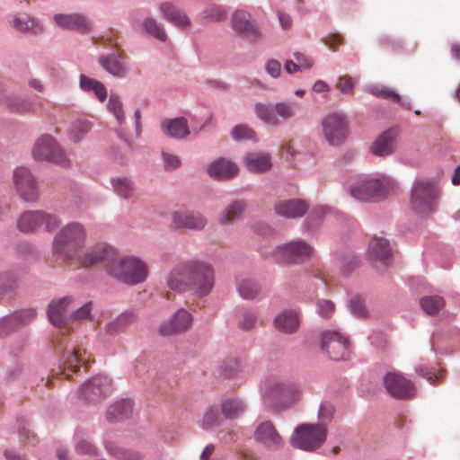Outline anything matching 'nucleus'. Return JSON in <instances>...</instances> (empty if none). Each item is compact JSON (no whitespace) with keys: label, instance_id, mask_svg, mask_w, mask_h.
I'll use <instances>...</instances> for the list:
<instances>
[{"label":"nucleus","instance_id":"1","mask_svg":"<svg viewBox=\"0 0 460 460\" xmlns=\"http://www.w3.org/2000/svg\"><path fill=\"white\" fill-rule=\"evenodd\" d=\"M76 299L73 296H65L58 299H53L49 302L47 308V316L49 321L55 327L59 328L54 334L52 345L55 349L62 351V360L64 365L63 374L66 378L75 373L81 364L86 362V351L79 347H65L67 341L66 323L70 318L67 315L68 309L75 305Z\"/></svg>","mask_w":460,"mask_h":460},{"label":"nucleus","instance_id":"2","mask_svg":"<svg viewBox=\"0 0 460 460\" xmlns=\"http://www.w3.org/2000/svg\"><path fill=\"white\" fill-rule=\"evenodd\" d=\"M86 240L85 227L78 222H71L60 228L52 242L53 253L64 261L75 258Z\"/></svg>","mask_w":460,"mask_h":460},{"label":"nucleus","instance_id":"3","mask_svg":"<svg viewBox=\"0 0 460 460\" xmlns=\"http://www.w3.org/2000/svg\"><path fill=\"white\" fill-rule=\"evenodd\" d=\"M394 182L386 177L361 176L349 186L354 199L367 202H379L386 199Z\"/></svg>","mask_w":460,"mask_h":460},{"label":"nucleus","instance_id":"4","mask_svg":"<svg viewBox=\"0 0 460 460\" xmlns=\"http://www.w3.org/2000/svg\"><path fill=\"white\" fill-rule=\"evenodd\" d=\"M107 274L122 283L136 285L146 279L147 267L143 261L134 256L123 259L116 257L115 262L109 266Z\"/></svg>","mask_w":460,"mask_h":460},{"label":"nucleus","instance_id":"5","mask_svg":"<svg viewBox=\"0 0 460 460\" xmlns=\"http://www.w3.org/2000/svg\"><path fill=\"white\" fill-rule=\"evenodd\" d=\"M301 394L297 383L288 379H274L268 386L266 396L274 409H286L292 405Z\"/></svg>","mask_w":460,"mask_h":460},{"label":"nucleus","instance_id":"6","mask_svg":"<svg viewBox=\"0 0 460 460\" xmlns=\"http://www.w3.org/2000/svg\"><path fill=\"white\" fill-rule=\"evenodd\" d=\"M438 197V189L435 181L417 180L411 189V204L417 213H429L435 209Z\"/></svg>","mask_w":460,"mask_h":460},{"label":"nucleus","instance_id":"7","mask_svg":"<svg viewBox=\"0 0 460 460\" xmlns=\"http://www.w3.org/2000/svg\"><path fill=\"white\" fill-rule=\"evenodd\" d=\"M327 429L323 425L302 424L296 427L290 438L293 447L312 452L325 442Z\"/></svg>","mask_w":460,"mask_h":460},{"label":"nucleus","instance_id":"8","mask_svg":"<svg viewBox=\"0 0 460 460\" xmlns=\"http://www.w3.org/2000/svg\"><path fill=\"white\" fill-rule=\"evenodd\" d=\"M296 103L278 102L276 103L257 102L254 112L259 119L270 127H279L295 115Z\"/></svg>","mask_w":460,"mask_h":460},{"label":"nucleus","instance_id":"9","mask_svg":"<svg viewBox=\"0 0 460 460\" xmlns=\"http://www.w3.org/2000/svg\"><path fill=\"white\" fill-rule=\"evenodd\" d=\"M60 224L54 214L43 210L25 211L18 218L17 226L21 232L32 233L39 230L52 232Z\"/></svg>","mask_w":460,"mask_h":460},{"label":"nucleus","instance_id":"10","mask_svg":"<svg viewBox=\"0 0 460 460\" xmlns=\"http://www.w3.org/2000/svg\"><path fill=\"white\" fill-rule=\"evenodd\" d=\"M32 155L35 160L48 161L63 167H66L70 164L61 146L50 135H43L37 139L32 149Z\"/></svg>","mask_w":460,"mask_h":460},{"label":"nucleus","instance_id":"11","mask_svg":"<svg viewBox=\"0 0 460 460\" xmlns=\"http://www.w3.org/2000/svg\"><path fill=\"white\" fill-rule=\"evenodd\" d=\"M322 128L323 136L329 145L338 146L348 137L349 120L343 112H332L323 119Z\"/></svg>","mask_w":460,"mask_h":460},{"label":"nucleus","instance_id":"12","mask_svg":"<svg viewBox=\"0 0 460 460\" xmlns=\"http://www.w3.org/2000/svg\"><path fill=\"white\" fill-rule=\"evenodd\" d=\"M313 252L314 248L309 243L296 240L276 247L273 255L279 262L302 263L309 260Z\"/></svg>","mask_w":460,"mask_h":460},{"label":"nucleus","instance_id":"13","mask_svg":"<svg viewBox=\"0 0 460 460\" xmlns=\"http://www.w3.org/2000/svg\"><path fill=\"white\" fill-rule=\"evenodd\" d=\"M215 284L213 268L207 262L195 261L190 289L193 295L203 297L208 296Z\"/></svg>","mask_w":460,"mask_h":460},{"label":"nucleus","instance_id":"14","mask_svg":"<svg viewBox=\"0 0 460 460\" xmlns=\"http://www.w3.org/2000/svg\"><path fill=\"white\" fill-rule=\"evenodd\" d=\"M321 348L332 360H346L349 356V343L346 336L337 331H324L321 335Z\"/></svg>","mask_w":460,"mask_h":460},{"label":"nucleus","instance_id":"15","mask_svg":"<svg viewBox=\"0 0 460 460\" xmlns=\"http://www.w3.org/2000/svg\"><path fill=\"white\" fill-rule=\"evenodd\" d=\"M111 380L105 375H98L86 380L79 388V395L87 402H99L111 392Z\"/></svg>","mask_w":460,"mask_h":460},{"label":"nucleus","instance_id":"16","mask_svg":"<svg viewBox=\"0 0 460 460\" xmlns=\"http://www.w3.org/2000/svg\"><path fill=\"white\" fill-rule=\"evenodd\" d=\"M386 392L396 399H409L415 394L413 383L398 371H391L383 377Z\"/></svg>","mask_w":460,"mask_h":460},{"label":"nucleus","instance_id":"17","mask_svg":"<svg viewBox=\"0 0 460 460\" xmlns=\"http://www.w3.org/2000/svg\"><path fill=\"white\" fill-rule=\"evenodd\" d=\"M195 261H186L173 266L166 277L167 287L178 293L188 292Z\"/></svg>","mask_w":460,"mask_h":460},{"label":"nucleus","instance_id":"18","mask_svg":"<svg viewBox=\"0 0 460 460\" xmlns=\"http://www.w3.org/2000/svg\"><path fill=\"white\" fill-rule=\"evenodd\" d=\"M13 178L16 190L22 200L27 202L37 200V181L28 168L22 166L16 168Z\"/></svg>","mask_w":460,"mask_h":460},{"label":"nucleus","instance_id":"19","mask_svg":"<svg viewBox=\"0 0 460 460\" xmlns=\"http://www.w3.org/2000/svg\"><path fill=\"white\" fill-rule=\"evenodd\" d=\"M172 225L175 229L200 232L208 225V219L199 211L181 209L172 213Z\"/></svg>","mask_w":460,"mask_h":460},{"label":"nucleus","instance_id":"20","mask_svg":"<svg viewBox=\"0 0 460 460\" xmlns=\"http://www.w3.org/2000/svg\"><path fill=\"white\" fill-rule=\"evenodd\" d=\"M117 252L111 246L99 243L89 248L84 252L81 258V263L84 267L103 265L107 270L109 266L115 262Z\"/></svg>","mask_w":460,"mask_h":460},{"label":"nucleus","instance_id":"21","mask_svg":"<svg viewBox=\"0 0 460 460\" xmlns=\"http://www.w3.org/2000/svg\"><path fill=\"white\" fill-rule=\"evenodd\" d=\"M52 19L58 27L80 34H88L93 27V21L82 13H56Z\"/></svg>","mask_w":460,"mask_h":460},{"label":"nucleus","instance_id":"22","mask_svg":"<svg viewBox=\"0 0 460 460\" xmlns=\"http://www.w3.org/2000/svg\"><path fill=\"white\" fill-rule=\"evenodd\" d=\"M254 440L266 449L278 451L284 446V440L270 420H264L255 427Z\"/></svg>","mask_w":460,"mask_h":460},{"label":"nucleus","instance_id":"23","mask_svg":"<svg viewBox=\"0 0 460 460\" xmlns=\"http://www.w3.org/2000/svg\"><path fill=\"white\" fill-rule=\"evenodd\" d=\"M232 23L234 30L251 43L257 42L261 37V30L252 19L251 14L244 11H235L232 17Z\"/></svg>","mask_w":460,"mask_h":460},{"label":"nucleus","instance_id":"24","mask_svg":"<svg viewBox=\"0 0 460 460\" xmlns=\"http://www.w3.org/2000/svg\"><path fill=\"white\" fill-rule=\"evenodd\" d=\"M36 310L25 308L0 318V338L31 323L36 318Z\"/></svg>","mask_w":460,"mask_h":460},{"label":"nucleus","instance_id":"25","mask_svg":"<svg viewBox=\"0 0 460 460\" xmlns=\"http://www.w3.org/2000/svg\"><path fill=\"white\" fill-rule=\"evenodd\" d=\"M192 323V315L184 308L178 309L174 314L159 326V333L164 336L178 334L187 331Z\"/></svg>","mask_w":460,"mask_h":460},{"label":"nucleus","instance_id":"26","mask_svg":"<svg viewBox=\"0 0 460 460\" xmlns=\"http://www.w3.org/2000/svg\"><path fill=\"white\" fill-rule=\"evenodd\" d=\"M98 62L105 72L117 78H125L128 67L125 58L118 52L112 51L99 57Z\"/></svg>","mask_w":460,"mask_h":460},{"label":"nucleus","instance_id":"27","mask_svg":"<svg viewBox=\"0 0 460 460\" xmlns=\"http://www.w3.org/2000/svg\"><path fill=\"white\" fill-rule=\"evenodd\" d=\"M159 11L164 20L181 30L188 29L190 26V19L186 13L171 2L161 3Z\"/></svg>","mask_w":460,"mask_h":460},{"label":"nucleus","instance_id":"28","mask_svg":"<svg viewBox=\"0 0 460 460\" xmlns=\"http://www.w3.org/2000/svg\"><path fill=\"white\" fill-rule=\"evenodd\" d=\"M308 205L299 199L279 200L274 207L276 214L286 218L301 217L306 213Z\"/></svg>","mask_w":460,"mask_h":460},{"label":"nucleus","instance_id":"29","mask_svg":"<svg viewBox=\"0 0 460 460\" xmlns=\"http://www.w3.org/2000/svg\"><path fill=\"white\" fill-rule=\"evenodd\" d=\"M161 130L168 137L181 140L190 135L188 120L184 117L165 119L161 122Z\"/></svg>","mask_w":460,"mask_h":460},{"label":"nucleus","instance_id":"30","mask_svg":"<svg viewBox=\"0 0 460 460\" xmlns=\"http://www.w3.org/2000/svg\"><path fill=\"white\" fill-rule=\"evenodd\" d=\"M137 321V314L133 310H126L115 319L105 323L104 333L107 336L114 337L127 331V329Z\"/></svg>","mask_w":460,"mask_h":460},{"label":"nucleus","instance_id":"31","mask_svg":"<svg viewBox=\"0 0 460 460\" xmlns=\"http://www.w3.org/2000/svg\"><path fill=\"white\" fill-rule=\"evenodd\" d=\"M207 171L209 176L214 179L228 180L237 174L238 167L235 164L226 158H218L208 165Z\"/></svg>","mask_w":460,"mask_h":460},{"label":"nucleus","instance_id":"32","mask_svg":"<svg viewBox=\"0 0 460 460\" xmlns=\"http://www.w3.org/2000/svg\"><path fill=\"white\" fill-rule=\"evenodd\" d=\"M132 412L133 402L130 399H121L108 407L105 418L109 422H119L129 418Z\"/></svg>","mask_w":460,"mask_h":460},{"label":"nucleus","instance_id":"33","mask_svg":"<svg viewBox=\"0 0 460 460\" xmlns=\"http://www.w3.org/2000/svg\"><path fill=\"white\" fill-rule=\"evenodd\" d=\"M299 317L296 310H284L275 317V327L284 333H294L298 330Z\"/></svg>","mask_w":460,"mask_h":460},{"label":"nucleus","instance_id":"34","mask_svg":"<svg viewBox=\"0 0 460 460\" xmlns=\"http://www.w3.org/2000/svg\"><path fill=\"white\" fill-rule=\"evenodd\" d=\"M396 137V131L393 128L383 132L374 141L371 150L375 155L385 156L393 153V145Z\"/></svg>","mask_w":460,"mask_h":460},{"label":"nucleus","instance_id":"35","mask_svg":"<svg viewBox=\"0 0 460 460\" xmlns=\"http://www.w3.org/2000/svg\"><path fill=\"white\" fill-rule=\"evenodd\" d=\"M79 88L84 93H93L100 102L107 99L108 93L104 84L84 74L79 76Z\"/></svg>","mask_w":460,"mask_h":460},{"label":"nucleus","instance_id":"36","mask_svg":"<svg viewBox=\"0 0 460 460\" xmlns=\"http://www.w3.org/2000/svg\"><path fill=\"white\" fill-rule=\"evenodd\" d=\"M247 204L243 199H235L229 203L220 213L218 222L220 225H229L238 220L245 211Z\"/></svg>","mask_w":460,"mask_h":460},{"label":"nucleus","instance_id":"37","mask_svg":"<svg viewBox=\"0 0 460 460\" xmlns=\"http://www.w3.org/2000/svg\"><path fill=\"white\" fill-rule=\"evenodd\" d=\"M246 403L243 400L233 397L221 402L220 410L226 420H235L241 417L246 411Z\"/></svg>","mask_w":460,"mask_h":460},{"label":"nucleus","instance_id":"38","mask_svg":"<svg viewBox=\"0 0 460 460\" xmlns=\"http://www.w3.org/2000/svg\"><path fill=\"white\" fill-rule=\"evenodd\" d=\"M368 255L371 261H380L386 264L391 256V248L389 243L384 238H375L369 243Z\"/></svg>","mask_w":460,"mask_h":460},{"label":"nucleus","instance_id":"39","mask_svg":"<svg viewBox=\"0 0 460 460\" xmlns=\"http://www.w3.org/2000/svg\"><path fill=\"white\" fill-rule=\"evenodd\" d=\"M141 32L153 37L158 41L164 42L168 39L164 26L153 17H146L139 25Z\"/></svg>","mask_w":460,"mask_h":460},{"label":"nucleus","instance_id":"40","mask_svg":"<svg viewBox=\"0 0 460 460\" xmlns=\"http://www.w3.org/2000/svg\"><path fill=\"white\" fill-rule=\"evenodd\" d=\"M13 27L21 32L40 34L44 31L43 25L35 18L24 13L15 16L13 20Z\"/></svg>","mask_w":460,"mask_h":460},{"label":"nucleus","instance_id":"41","mask_svg":"<svg viewBox=\"0 0 460 460\" xmlns=\"http://www.w3.org/2000/svg\"><path fill=\"white\" fill-rule=\"evenodd\" d=\"M246 167L254 172H263L271 167L270 157L267 154L251 153L245 156Z\"/></svg>","mask_w":460,"mask_h":460},{"label":"nucleus","instance_id":"42","mask_svg":"<svg viewBox=\"0 0 460 460\" xmlns=\"http://www.w3.org/2000/svg\"><path fill=\"white\" fill-rule=\"evenodd\" d=\"M113 191L124 199L132 198L135 191L133 181L126 176H118L111 179Z\"/></svg>","mask_w":460,"mask_h":460},{"label":"nucleus","instance_id":"43","mask_svg":"<svg viewBox=\"0 0 460 460\" xmlns=\"http://www.w3.org/2000/svg\"><path fill=\"white\" fill-rule=\"evenodd\" d=\"M4 104L9 110L16 112H31L35 110V103L30 97L8 95L4 98Z\"/></svg>","mask_w":460,"mask_h":460},{"label":"nucleus","instance_id":"44","mask_svg":"<svg viewBox=\"0 0 460 460\" xmlns=\"http://www.w3.org/2000/svg\"><path fill=\"white\" fill-rule=\"evenodd\" d=\"M330 210L331 208L327 206H318L314 208L303 224L304 232H314L319 226L321 221L330 212Z\"/></svg>","mask_w":460,"mask_h":460},{"label":"nucleus","instance_id":"45","mask_svg":"<svg viewBox=\"0 0 460 460\" xmlns=\"http://www.w3.org/2000/svg\"><path fill=\"white\" fill-rule=\"evenodd\" d=\"M90 130L91 124L87 119H77L70 124L67 135L72 142L78 143L84 139Z\"/></svg>","mask_w":460,"mask_h":460},{"label":"nucleus","instance_id":"46","mask_svg":"<svg viewBox=\"0 0 460 460\" xmlns=\"http://www.w3.org/2000/svg\"><path fill=\"white\" fill-rule=\"evenodd\" d=\"M222 416L221 410L216 405H211L204 412L199 425L204 430H209L221 425Z\"/></svg>","mask_w":460,"mask_h":460},{"label":"nucleus","instance_id":"47","mask_svg":"<svg viewBox=\"0 0 460 460\" xmlns=\"http://www.w3.org/2000/svg\"><path fill=\"white\" fill-rule=\"evenodd\" d=\"M107 110L113 115L119 126H122L125 123L126 117L123 103L117 93H111L110 94L107 102Z\"/></svg>","mask_w":460,"mask_h":460},{"label":"nucleus","instance_id":"48","mask_svg":"<svg viewBox=\"0 0 460 460\" xmlns=\"http://www.w3.org/2000/svg\"><path fill=\"white\" fill-rule=\"evenodd\" d=\"M239 295L246 300L254 299L261 290V285L253 279H242L237 284Z\"/></svg>","mask_w":460,"mask_h":460},{"label":"nucleus","instance_id":"49","mask_svg":"<svg viewBox=\"0 0 460 460\" xmlns=\"http://www.w3.org/2000/svg\"><path fill=\"white\" fill-rule=\"evenodd\" d=\"M105 448L110 456L117 460H141L142 455L137 451L127 449L125 447L106 444Z\"/></svg>","mask_w":460,"mask_h":460},{"label":"nucleus","instance_id":"50","mask_svg":"<svg viewBox=\"0 0 460 460\" xmlns=\"http://www.w3.org/2000/svg\"><path fill=\"white\" fill-rule=\"evenodd\" d=\"M421 309L429 315H434L445 305V300L439 296H426L420 298Z\"/></svg>","mask_w":460,"mask_h":460},{"label":"nucleus","instance_id":"51","mask_svg":"<svg viewBox=\"0 0 460 460\" xmlns=\"http://www.w3.org/2000/svg\"><path fill=\"white\" fill-rule=\"evenodd\" d=\"M18 288V277L13 272L0 273V296Z\"/></svg>","mask_w":460,"mask_h":460},{"label":"nucleus","instance_id":"52","mask_svg":"<svg viewBox=\"0 0 460 460\" xmlns=\"http://www.w3.org/2000/svg\"><path fill=\"white\" fill-rule=\"evenodd\" d=\"M202 13L204 18L213 22H221L227 17L226 10L223 6L215 4L207 5Z\"/></svg>","mask_w":460,"mask_h":460},{"label":"nucleus","instance_id":"53","mask_svg":"<svg viewBox=\"0 0 460 460\" xmlns=\"http://www.w3.org/2000/svg\"><path fill=\"white\" fill-rule=\"evenodd\" d=\"M348 307L349 312L358 318H366L367 316L364 299L360 296H352L348 303Z\"/></svg>","mask_w":460,"mask_h":460},{"label":"nucleus","instance_id":"54","mask_svg":"<svg viewBox=\"0 0 460 460\" xmlns=\"http://www.w3.org/2000/svg\"><path fill=\"white\" fill-rule=\"evenodd\" d=\"M233 139L239 141L243 139H252L255 136L254 131L247 125L240 124L234 126L230 132Z\"/></svg>","mask_w":460,"mask_h":460},{"label":"nucleus","instance_id":"55","mask_svg":"<svg viewBox=\"0 0 460 460\" xmlns=\"http://www.w3.org/2000/svg\"><path fill=\"white\" fill-rule=\"evenodd\" d=\"M333 412L334 407L332 403L328 402H322L318 411L320 423L317 425H323L326 428V425L332 420Z\"/></svg>","mask_w":460,"mask_h":460},{"label":"nucleus","instance_id":"56","mask_svg":"<svg viewBox=\"0 0 460 460\" xmlns=\"http://www.w3.org/2000/svg\"><path fill=\"white\" fill-rule=\"evenodd\" d=\"M316 311L321 317L328 319L333 314L335 305L329 299H319L316 303Z\"/></svg>","mask_w":460,"mask_h":460},{"label":"nucleus","instance_id":"57","mask_svg":"<svg viewBox=\"0 0 460 460\" xmlns=\"http://www.w3.org/2000/svg\"><path fill=\"white\" fill-rule=\"evenodd\" d=\"M92 310H93V303L92 301H88L79 306L78 308L75 309L70 314V318L75 320H86L92 319Z\"/></svg>","mask_w":460,"mask_h":460},{"label":"nucleus","instance_id":"58","mask_svg":"<svg viewBox=\"0 0 460 460\" xmlns=\"http://www.w3.org/2000/svg\"><path fill=\"white\" fill-rule=\"evenodd\" d=\"M257 314L252 310L243 312V319L239 323V327L242 330L249 331L252 329L257 323Z\"/></svg>","mask_w":460,"mask_h":460},{"label":"nucleus","instance_id":"59","mask_svg":"<svg viewBox=\"0 0 460 460\" xmlns=\"http://www.w3.org/2000/svg\"><path fill=\"white\" fill-rule=\"evenodd\" d=\"M239 369V363L234 358H230L228 360H226L221 365V373L226 377H233L234 376Z\"/></svg>","mask_w":460,"mask_h":460},{"label":"nucleus","instance_id":"60","mask_svg":"<svg viewBox=\"0 0 460 460\" xmlns=\"http://www.w3.org/2000/svg\"><path fill=\"white\" fill-rule=\"evenodd\" d=\"M415 370L418 375L425 377L430 384H434L436 379L441 375L440 371H437L435 368H429L426 366H419Z\"/></svg>","mask_w":460,"mask_h":460},{"label":"nucleus","instance_id":"61","mask_svg":"<svg viewBox=\"0 0 460 460\" xmlns=\"http://www.w3.org/2000/svg\"><path fill=\"white\" fill-rule=\"evenodd\" d=\"M162 157L164 167L166 171L174 170L181 164V159L176 155L163 151Z\"/></svg>","mask_w":460,"mask_h":460},{"label":"nucleus","instance_id":"62","mask_svg":"<svg viewBox=\"0 0 460 460\" xmlns=\"http://www.w3.org/2000/svg\"><path fill=\"white\" fill-rule=\"evenodd\" d=\"M266 73L272 78H278L281 74V64L277 59H269L265 64Z\"/></svg>","mask_w":460,"mask_h":460},{"label":"nucleus","instance_id":"63","mask_svg":"<svg viewBox=\"0 0 460 460\" xmlns=\"http://www.w3.org/2000/svg\"><path fill=\"white\" fill-rule=\"evenodd\" d=\"M75 450L81 455H97V448L87 440H81L76 444Z\"/></svg>","mask_w":460,"mask_h":460},{"label":"nucleus","instance_id":"64","mask_svg":"<svg viewBox=\"0 0 460 460\" xmlns=\"http://www.w3.org/2000/svg\"><path fill=\"white\" fill-rule=\"evenodd\" d=\"M337 87L342 93L348 94L352 92L354 83L350 77L343 76L339 78Z\"/></svg>","mask_w":460,"mask_h":460}]
</instances>
